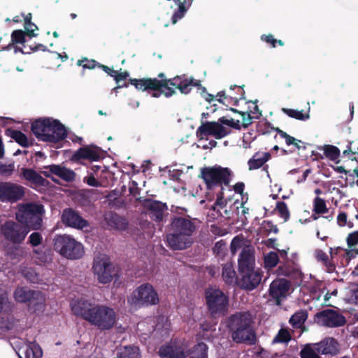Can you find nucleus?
I'll list each match as a JSON object with an SVG mask.
<instances>
[{"mask_svg": "<svg viewBox=\"0 0 358 358\" xmlns=\"http://www.w3.org/2000/svg\"><path fill=\"white\" fill-rule=\"evenodd\" d=\"M131 85L135 86L138 90L148 91V90H160L166 97H170L176 94V90L169 87H175L181 94H187L192 87H196L202 92H206V88L201 84V80L187 78L185 75L176 76L169 79L158 80L157 78H130Z\"/></svg>", "mask_w": 358, "mask_h": 358, "instance_id": "obj_1", "label": "nucleus"}, {"mask_svg": "<svg viewBox=\"0 0 358 358\" xmlns=\"http://www.w3.org/2000/svg\"><path fill=\"white\" fill-rule=\"evenodd\" d=\"M196 219L189 215H175L171 218L167 245L173 250H184L194 243V235L199 228Z\"/></svg>", "mask_w": 358, "mask_h": 358, "instance_id": "obj_2", "label": "nucleus"}, {"mask_svg": "<svg viewBox=\"0 0 358 358\" xmlns=\"http://www.w3.org/2000/svg\"><path fill=\"white\" fill-rule=\"evenodd\" d=\"M71 310L75 315L100 331L110 330L116 323L115 310L106 305L94 304L88 300H79L72 306Z\"/></svg>", "mask_w": 358, "mask_h": 358, "instance_id": "obj_3", "label": "nucleus"}, {"mask_svg": "<svg viewBox=\"0 0 358 358\" xmlns=\"http://www.w3.org/2000/svg\"><path fill=\"white\" fill-rule=\"evenodd\" d=\"M252 323L253 318L249 311L236 312L230 315L227 321V327L232 340L238 344L255 345L257 336Z\"/></svg>", "mask_w": 358, "mask_h": 358, "instance_id": "obj_4", "label": "nucleus"}, {"mask_svg": "<svg viewBox=\"0 0 358 358\" xmlns=\"http://www.w3.org/2000/svg\"><path fill=\"white\" fill-rule=\"evenodd\" d=\"M31 129L40 141L58 143L67 136V130L58 120L52 117H41L31 123Z\"/></svg>", "mask_w": 358, "mask_h": 358, "instance_id": "obj_5", "label": "nucleus"}, {"mask_svg": "<svg viewBox=\"0 0 358 358\" xmlns=\"http://www.w3.org/2000/svg\"><path fill=\"white\" fill-rule=\"evenodd\" d=\"M45 210L44 206L37 203H25L18 205V210L15 213V219L29 231L39 230L43 226V218Z\"/></svg>", "mask_w": 358, "mask_h": 358, "instance_id": "obj_6", "label": "nucleus"}, {"mask_svg": "<svg viewBox=\"0 0 358 358\" xmlns=\"http://www.w3.org/2000/svg\"><path fill=\"white\" fill-rule=\"evenodd\" d=\"M232 172L227 167L220 166H205L201 169L199 178L203 179L208 190H212L215 187H220V191L224 189L223 185L229 186L231 180Z\"/></svg>", "mask_w": 358, "mask_h": 358, "instance_id": "obj_7", "label": "nucleus"}, {"mask_svg": "<svg viewBox=\"0 0 358 358\" xmlns=\"http://www.w3.org/2000/svg\"><path fill=\"white\" fill-rule=\"evenodd\" d=\"M204 298L206 308L211 317L224 316L227 313L229 297L218 288L208 287L205 289Z\"/></svg>", "mask_w": 358, "mask_h": 358, "instance_id": "obj_8", "label": "nucleus"}, {"mask_svg": "<svg viewBox=\"0 0 358 358\" xmlns=\"http://www.w3.org/2000/svg\"><path fill=\"white\" fill-rule=\"evenodd\" d=\"M54 250L69 259H79L85 253L83 245L69 235H57L53 240Z\"/></svg>", "mask_w": 358, "mask_h": 358, "instance_id": "obj_9", "label": "nucleus"}, {"mask_svg": "<svg viewBox=\"0 0 358 358\" xmlns=\"http://www.w3.org/2000/svg\"><path fill=\"white\" fill-rule=\"evenodd\" d=\"M0 231L4 239L13 245H20L24 241L29 229L18 221L7 220L1 225Z\"/></svg>", "mask_w": 358, "mask_h": 358, "instance_id": "obj_10", "label": "nucleus"}, {"mask_svg": "<svg viewBox=\"0 0 358 358\" xmlns=\"http://www.w3.org/2000/svg\"><path fill=\"white\" fill-rule=\"evenodd\" d=\"M16 301L33 306L34 310L43 308L45 299L41 291L32 290L27 287H17L13 294Z\"/></svg>", "mask_w": 358, "mask_h": 358, "instance_id": "obj_11", "label": "nucleus"}, {"mask_svg": "<svg viewBox=\"0 0 358 358\" xmlns=\"http://www.w3.org/2000/svg\"><path fill=\"white\" fill-rule=\"evenodd\" d=\"M92 269L97 276L99 282L101 284L110 282L115 275V267L110 259L104 256H99L94 258Z\"/></svg>", "mask_w": 358, "mask_h": 358, "instance_id": "obj_12", "label": "nucleus"}, {"mask_svg": "<svg viewBox=\"0 0 358 358\" xmlns=\"http://www.w3.org/2000/svg\"><path fill=\"white\" fill-rule=\"evenodd\" d=\"M314 320L317 324L329 328L340 327L346 323L345 317L333 309H324L317 312Z\"/></svg>", "mask_w": 358, "mask_h": 358, "instance_id": "obj_13", "label": "nucleus"}, {"mask_svg": "<svg viewBox=\"0 0 358 358\" xmlns=\"http://www.w3.org/2000/svg\"><path fill=\"white\" fill-rule=\"evenodd\" d=\"M229 134V129L215 121L202 122L196 131V137L200 140L207 139L208 136H212L216 139H221Z\"/></svg>", "mask_w": 358, "mask_h": 358, "instance_id": "obj_14", "label": "nucleus"}, {"mask_svg": "<svg viewBox=\"0 0 358 358\" xmlns=\"http://www.w3.org/2000/svg\"><path fill=\"white\" fill-rule=\"evenodd\" d=\"M134 299L136 305L149 306L159 303L158 294L150 283H144L138 287L134 292Z\"/></svg>", "mask_w": 358, "mask_h": 358, "instance_id": "obj_15", "label": "nucleus"}, {"mask_svg": "<svg viewBox=\"0 0 358 358\" xmlns=\"http://www.w3.org/2000/svg\"><path fill=\"white\" fill-rule=\"evenodd\" d=\"M25 195V187L11 182H0V201L15 203Z\"/></svg>", "mask_w": 358, "mask_h": 358, "instance_id": "obj_16", "label": "nucleus"}, {"mask_svg": "<svg viewBox=\"0 0 358 358\" xmlns=\"http://www.w3.org/2000/svg\"><path fill=\"white\" fill-rule=\"evenodd\" d=\"M61 220L66 227L77 229L83 230L90 227L89 222L71 208H65L63 210Z\"/></svg>", "mask_w": 358, "mask_h": 358, "instance_id": "obj_17", "label": "nucleus"}, {"mask_svg": "<svg viewBox=\"0 0 358 358\" xmlns=\"http://www.w3.org/2000/svg\"><path fill=\"white\" fill-rule=\"evenodd\" d=\"M241 278L238 285L241 288L251 291L255 289L261 282L262 273L259 270L250 269L239 271Z\"/></svg>", "mask_w": 358, "mask_h": 358, "instance_id": "obj_18", "label": "nucleus"}, {"mask_svg": "<svg viewBox=\"0 0 358 358\" xmlns=\"http://www.w3.org/2000/svg\"><path fill=\"white\" fill-rule=\"evenodd\" d=\"M243 87L244 85H231L229 94H227L224 90L219 92L216 95V99L223 104H225L227 101L229 104L237 106L239 100L245 99Z\"/></svg>", "mask_w": 358, "mask_h": 358, "instance_id": "obj_19", "label": "nucleus"}, {"mask_svg": "<svg viewBox=\"0 0 358 358\" xmlns=\"http://www.w3.org/2000/svg\"><path fill=\"white\" fill-rule=\"evenodd\" d=\"M142 205L148 211L150 217L155 222H162L165 211L168 210L166 203L148 198L142 201Z\"/></svg>", "mask_w": 358, "mask_h": 358, "instance_id": "obj_20", "label": "nucleus"}, {"mask_svg": "<svg viewBox=\"0 0 358 358\" xmlns=\"http://www.w3.org/2000/svg\"><path fill=\"white\" fill-rule=\"evenodd\" d=\"M101 158L100 149L96 146L86 145L77 150L70 158L75 163H81L82 160L99 161Z\"/></svg>", "mask_w": 358, "mask_h": 358, "instance_id": "obj_21", "label": "nucleus"}, {"mask_svg": "<svg viewBox=\"0 0 358 358\" xmlns=\"http://www.w3.org/2000/svg\"><path fill=\"white\" fill-rule=\"evenodd\" d=\"M290 288V282L285 279L273 280L269 287V295L275 300L277 305H280L281 300L285 299Z\"/></svg>", "mask_w": 358, "mask_h": 358, "instance_id": "obj_22", "label": "nucleus"}, {"mask_svg": "<svg viewBox=\"0 0 358 358\" xmlns=\"http://www.w3.org/2000/svg\"><path fill=\"white\" fill-rule=\"evenodd\" d=\"M188 355L182 345L175 343L163 345L159 350L161 358H186Z\"/></svg>", "mask_w": 358, "mask_h": 358, "instance_id": "obj_23", "label": "nucleus"}, {"mask_svg": "<svg viewBox=\"0 0 358 358\" xmlns=\"http://www.w3.org/2000/svg\"><path fill=\"white\" fill-rule=\"evenodd\" d=\"M104 221L110 229L124 231L127 228L128 222L125 218L113 211H107L103 215Z\"/></svg>", "mask_w": 358, "mask_h": 358, "instance_id": "obj_24", "label": "nucleus"}, {"mask_svg": "<svg viewBox=\"0 0 358 358\" xmlns=\"http://www.w3.org/2000/svg\"><path fill=\"white\" fill-rule=\"evenodd\" d=\"M255 257L254 251L249 247L243 248L240 253L238 264V271L255 269Z\"/></svg>", "mask_w": 358, "mask_h": 358, "instance_id": "obj_25", "label": "nucleus"}, {"mask_svg": "<svg viewBox=\"0 0 358 358\" xmlns=\"http://www.w3.org/2000/svg\"><path fill=\"white\" fill-rule=\"evenodd\" d=\"M317 353L335 355L338 351V344L334 338H325L319 343H313Z\"/></svg>", "mask_w": 358, "mask_h": 358, "instance_id": "obj_26", "label": "nucleus"}, {"mask_svg": "<svg viewBox=\"0 0 358 358\" xmlns=\"http://www.w3.org/2000/svg\"><path fill=\"white\" fill-rule=\"evenodd\" d=\"M49 171L59 177L66 182H73L76 179V173L73 170L57 164H51L45 167Z\"/></svg>", "mask_w": 358, "mask_h": 358, "instance_id": "obj_27", "label": "nucleus"}, {"mask_svg": "<svg viewBox=\"0 0 358 358\" xmlns=\"http://www.w3.org/2000/svg\"><path fill=\"white\" fill-rule=\"evenodd\" d=\"M20 177L38 186H45L47 180L34 169L23 167L21 169Z\"/></svg>", "mask_w": 358, "mask_h": 358, "instance_id": "obj_28", "label": "nucleus"}, {"mask_svg": "<svg viewBox=\"0 0 358 358\" xmlns=\"http://www.w3.org/2000/svg\"><path fill=\"white\" fill-rule=\"evenodd\" d=\"M20 358H41L42 350L36 342H31L22 347L20 350Z\"/></svg>", "mask_w": 358, "mask_h": 358, "instance_id": "obj_29", "label": "nucleus"}, {"mask_svg": "<svg viewBox=\"0 0 358 358\" xmlns=\"http://www.w3.org/2000/svg\"><path fill=\"white\" fill-rule=\"evenodd\" d=\"M227 201L224 199V192H222V189L217 194L216 201L212 208L213 210L218 212L222 217L229 218V213L232 212V208L230 206L229 209H227Z\"/></svg>", "mask_w": 358, "mask_h": 358, "instance_id": "obj_30", "label": "nucleus"}, {"mask_svg": "<svg viewBox=\"0 0 358 358\" xmlns=\"http://www.w3.org/2000/svg\"><path fill=\"white\" fill-rule=\"evenodd\" d=\"M5 133L6 135L11 137L22 147L28 148L32 145V142L29 141L27 136L21 131L13 129H7Z\"/></svg>", "mask_w": 358, "mask_h": 358, "instance_id": "obj_31", "label": "nucleus"}, {"mask_svg": "<svg viewBox=\"0 0 358 358\" xmlns=\"http://www.w3.org/2000/svg\"><path fill=\"white\" fill-rule=\"evenodd\" d=\"M271 157L269 152H264L262 156L259 152H256L248 162L249 170H255L261 168Z\"/></svg>", "mask_w": 358, "mask_h": 358, "instance_id": "obj_32", "label": "nucleus"}, {"mask_svg": "<svg viewBox=\"0 0 358 358\" xmlns=\"http://www.w3.org/2000/svg\"><path fill=\"white\" fill-rule=\"evenodd\" d=\"M27 35V32L22 29H17L12 32L11 34V42L6 47L3 48V50H10L13 48L14 44H22L23 50H27V47L24 44L25 43V36Z\"/></svg>", "mask_w": 358, "mask_h": 358, "instance_id": "obj_33", "label": "nucleus"}, {"mask_svg": "<svg viewBox=\"0 0 358 358\" xmlns=\"http://www.w3.org/2000/svg\"><path fill=\"white\" fill-rule=\"evenodd\" d=\"M308 318V313L305 310L296 311L291 316L289 323L294 329H300L304 324Z\"/></svg>", "mask_w": 358, "mask_h": 358, "instance_id": "obj_34", "label": "nucleus"}, {"mask_svg": "<svg viewBox=\"0 0 358 358\" xmlns=\"http://www.w3.org/2000/svg\"><path fill=\"white\" fill-rule=\"evenodd\" d=\"M123 358H141V352L138 346L134 345H124L119 351Z\"/></svg>", "mask_w": 358, "mask_h": 358, "instance_id": "obj_35", "label": "nucleus"}, {"mask_svg": "<svg viewBox=\"0 0 358 358\" xmlns=\"http://www.w3.org/2000/svg\"><path fill=\"white\" fill-rule=\"evenodd\" d=\"M22 17L24 19V27L25 31L27 32V36L30 38L36 36L37 34H35L34 31L38 29V27L31 22L32 14L31 13H29L27 15L22 13Z\"/></svg>", "mask_w": 358, "mask_h": 358, "instance_id": "obj_36", "label": "nucleus"}, {"mask_svg": "<svg viewBox=\"0 0 358 358\" xmlns=\"http://www.w3.org/2000/svg\"><path fill=\"white\" fill-rule=\"evenodd\" d=\"M324 151V154L327 158L336 163L339 162L338 157H340V150L335 145H324L320 148Z\"/></svg>", "mask_w": 358, "mask_h": 358, "instance_id": "obj_37", "label": "nucleus"}, {"mask_svg": "<svg viewBox=\"0 0 358 358\" xmlns=\"http://www.w3.org/2000/svg\"><path fill=\"white\" fill-rule=\"evenodd\" d=\"M277 273L278 275L293 278L298 275L299 270L290 264H285L278 268Z\"/></svg>", "mask_w": 358, "mask_h": 358, "instance_id": "obj_38", "label": "nucleus"}, {"mask_svg": "<svg viewBox=\"0 0 358 358\" xmlns=\"http://www.w3.org/2000/svg\"><path fill=\"white\" fill-rule=\"evenodd\" d=\"M222 275L227 284L230 285L234 282L236 272L232 264L227 263L223 265Z\"/></svg>", "mask_w": 358, "mask_h": 358, "instance_id": "obj_39", "label": "nucleus"}, {"mask_svg": "<svg viewBox=\"0 0 358 358\" xmlns=\"http://www.w3.org/2000/svg\"><path fill=\"white\" fill-rule=\"evenodd\" d=\"M313 343H308L300 351L301 358H321Z\"/></svg>", "mask_w": 358, "mask_h": 358, "instance_id": "obj_40", "label": "nucleus"}, {"mask_svg": "<svg viewBox=\"0 0 358 358\" xmlns=\"http://www.w3.org/2000/svg\"><path fill=\"white\" fill-rule=\"evenodd\" d=\"M292 340V335L287 328H281L273 338V343H288Z\"/></svg>", "mask_w": 358, "mask_h": 358, "instance_id": "obj_41", "label": "nucleus"}, {"mask_svg": "<svg viewBox=\"0 0 358 358\" xmlns=\"http://www.w3.org/2000/svg\"><path fill=\"white\" fill-rule=\"evenodd\" d=\"M282 111L289 117L299 120H306L310 117L308 113H303V110L282 108Z\"/></svg>", "mask_w": 358, "mask_h": 358, "instance_id": "obj_42", "label": "nucleus"}, {"mask_svg": "<svg viewBox=\"0 0 358 358\" xmlns=\"http://www.w3.org/2000/svg\"><path fill=\"white\" fill-rule=\"evenodd\" d=\"M208 345L203 342H200L194 345V354L189 358H208Z\"/></svg>", "mask_w": 358, "mask_h": 358, "instance_id": "obj_43", "label": "nucleus"}, {"mask_svg": "<svg viewBox=\"0 0 358 358\" xmlns=\"http://www.w3.org/2000/svg\"><path fill=\"white\" fill-rule=\"evenodd\" d=\"M129 76V73L128 71H125L124 72L118 73L117 71H115V73L114 74L113 78L115 83L117 84V87L114 88V90L117 89H120L122 87H127L129 84L130 83V79L129 80V83L124 82L123 85H121V81H124Z\"/></svg>", "mask_w": 358, "mask_h": 358, "instance_id": "obj_44", "label": "nucleus"}, {"mask_svg": "<svg viewBox=\"0 0 358 358\" xmlns=\"http://www.w3.org/2000/svg\"><path fill=\"white\" fill-rule=\"evenodd\" d=\"M264 266L267 268H274L279 262V256L275 252H269L264 256Z\"/></svg>", "mask_w": 358, "mask_h": 358, "instance_id": "obj_45", "label": "nucleus"}, {"mask_svg": "<svg viewBox=\"0 0 358 358\" xmlns=\"http://www.w3.org/2000/svg\"><path fill=\"white\" fill-rule=\"evenodd\" d=\"M313 212L316 214H324L328 212V208L324 199L315 197L313 201Z\"/></svg>", "mask_w": 358, "mask_h": 358, "instance_id": "obj_46", "label": "nucleus"}, {"mask_svg": "<svg viewBox=\"0 0 358 358\" xmlns=\"http://www.w3.org/2000/svg\"><path fill=\"white\" fill-rule=\"evenodd\" d=\"M213 253L215 256L223 258L227 253V243L224 240H220L216 242L213 248Z\"/></svg>", "mask_w": 358, "mask_h": 358, "instance_id": "obj_47", "label": "nucleus"}, {"mask_svg": "<svg viewBox=\"0 0 358 358\" xmlns=\"http://www.w3.org/2000/svg\"><path fill=\"white\" fill-rule=\"evenodd\" d=\"M275 131L280 136V137L285 139V142L287 145H293L298 150H301V147L300 146V144L297 143V139L289 136L285 131L280 129L279 128H276Z\"/></svg>", "mask_w": 358, "mask_h": 358, "instance_id": "obj_48", "label": "nucleus"}, {"mask_svg": "<svg viewBox=\"0 0 358 358\" xmlns=\"http://www.w3.org/2000/svg\"><path fill=\"white\" fill-rule=\"evenodd\" d=\"M276 210L279 215L287 222L289 218V212L287 204L283 201H279L276 204Z\"/></svg>", "mask_w": 358, "mask_h": 358, "instance_id": "obj_49", "label": "nucleus"}, {"mask_svg": "<svg viewBox=\"0 0 358 358\" xmlns=\"http://www.w3.org/2000/svg\"><path fill=\"white\" fill-rule=\"evenodd\" d=\"M315 255L318 261L322 262L326 266L330 267L329 270H334V266L331 264L328 255L324 251L321 250H317L315 252Z\"/></svg>", "mask_w": 358, "mask_h": 358, "instance_id": "obj_50", "label": "nucleus"}, {"mask_svg": "<svg viewBox=\"0 0 358 358\" xmlns=\"http://www.w3.org/2000/svg\"><path fill=\"white\" fill-rule=\"evenodd\" d=\"M99 63L94 59H88L87 57H84L77 62L78 66H81L83 69H93L95 67H99Z\"/></svg>", "mask_w": 358, "mask_h": 358, "instance_id": "obj_51", "label": "nucleus"}, {"mask_svg": "<svg viewBox=\"0 0 358 358\" xmlns=\"http://www.w3.org/2000/svg\"><path fill=\"white\" fill-rule=\"evenodd\" d=\"M47 50H48L47 47L43 44H37V45H35L34 46L30 45L27 50H24L22 48H18L17 46L15 47V52H20L22 54H29L31 52H36L38 50H42V51L45 52Z\"/></svg>", "mask_w": 358, "mask_h": 358, "instance_id": "obj_52", "label": "nucleus"}, {"mask_svg": "<svg viewBox=\"0 0 358 358\" xmlns=\"http://www.w3.org/2000/svg\"><path fill=\"white\" fill-rule=\"evenodd\" d=\"M43 242V236L39 232H33L29 236L28 243L33 247L41 245Z\"/></svg>", "mask_w": 358, "mask_h": 358, "instance_id": "obj_53", "label": "nucleus"}, {"mask_svg": "<svg viewBox=\"0 0 358 358\" xmlns=\"http://www.w3.org/2000/svg\"><path fill=\"white\" fill-rule=\"evenodd\" d=\"M15 170L13 163L9 164H4L0 162V175L6 177L10 176Z\"/></svg>", "mask_w": 358, "mask_h": 358, "instance_id": "obj_54", "label": "nucleus"}, {"mask_svg": "<svg viewBox=\"0 0 358 358\" xmlns=\"http://www.w3.org/2000/svg\"><path fill=\"white\" fill-rule=\"evenodd\" d=\"M257 102L258 100L249 101L248 103H252L254 106L252 108L249 107V110L246 111L247 113H251V116H252L255 120L259 119L262 115V111L257 106Z\"/></svg>", "mask_w": 358, "mask_h": 358, "instance_id": "obj_55", "label": "nucleus"}, {"mask_svg": "<svg viewBox=\"0 0 358 358\" xmlns=\"http://www.w3.org/2000/svg\"><path fill=\"white\" fill-rule=\"evenodd\" d=\"M241 118L242 126L244 129L248 128L253 123L254 120H255L252 116H251V113L247 112L241 113Z\"/></svg>", "mask_w": 358, "mask_h": 358, "instance_id": "obj_56", "label": "nucleus"}, {"mask_svg": "<svg viewBox=\"0 0 358 358\" xmlns=\"http://www.w3.org/2000/svg\"><path fill=\"white\" fill-rule=\"evenodd\" d=\"M347 243L349 248H352L358 244V230L348 234L347 237Z\"/></svg>", "mask_w": 358, "mask_h": 358, "instance_id": "obj_57", "label": "nucleus"}, {"mask_svg": "<svg viewBox=\"0 0 358 358\" xmlns=\"http://www.w3.org/2000/svg\"><path fill=\"white\" fill-rule=\"evenodd\" d=\"M210 232L217 236H223L227 234V230L224 228L220 227L216 224L210 226Z\"/></svg>", "mask_w": 358, "mask_h": 358, "instance_id": "obj_58", "label": "nucleus"}, {"mask_svg": "<svg viewBox=\"0 0 358 358\" xmlns=\"http://www.w3.org/2000/svg\"><path fill=\"white\" fill-rule=\"evenodd\" d=\"M20 245H13L7 250L8 255L12 259H17L19 256Z\"/></svg>", "mask_w": 358, "mask_h": 358, "instance_id": "obj_59", "label": "nucleus"}, {"mask_svg": "<svg viewBox=\"0 0 358 358\" xmlns=\"http://www.w3.org/2000/svg\"><path fill=\"white\" fill-rule=\"evenodd\" d=\"M84 182H86L88 185L92 187H98L99 186V181L94 178L92 173L90 176L85 177L84 178Z\"/></svg>", "mask_w": 358, "mask_h": 358, "instance_id": "obj_60", "label": "nucleus"}, {"mask_svg": "<svg viewBox=\"0 0 358 358\" xmlns=\"http://www.w3.org/2000/svg\"><path fill=\"white\" fill-rule=\"evenodd\" d=\"M277 355H272L269 351L260 348L259 351L257 352V357L259 358H274Z\"/></svg>", "mask_w": 358, "mask_h": 358, "instance_id": "obj_61", "label": "nucleus"}, {"mask_svg": "<svg viewBox=\"0 0 358 358\" xmlns=\"http://www.w3.org/2000/svg\"><path fill=\"white\" fill-rule=\"evenodd\" d=\"M262 39L266 43L271 44L273 48L276 47L277 39H275L272 34L262 35Z\"/></svg>", "mask_w": 358, "mask_h": 358, "instance_id": "obj_62", "label": "nucleus"}, {"mask_svg": "<svg viewBox=\"0 0 358 358\" xmlns=\"http://www.w3.org/2000/svg\"><path fill=\"white\" fill-rule=\"evenodd\" d=\"M347 213L345 212L340 213L337 217V222L338 225L344 227L347 224Z\"/></svg>", "mask_w": 358, "mask_h": 358, "instance_id": "obj_63", "label": "nucleus"}, {"mask_svg": "<svg viewBox=\"0 0 358 358\" xmlns=\"http://www.w3.org/2000/svg\"><path fill=\"white\" fill-rule=\"evenodd\" d=\"M241 247V243L240 240L238 238V237H235L233 238L231 245H230V249L231 252L233 254H235L237 249Z\"/></svg>", "mask_w": 358, "mask_h": 358, "instance_id": "obj_64", "label": "nucleus"}]
</instances>
